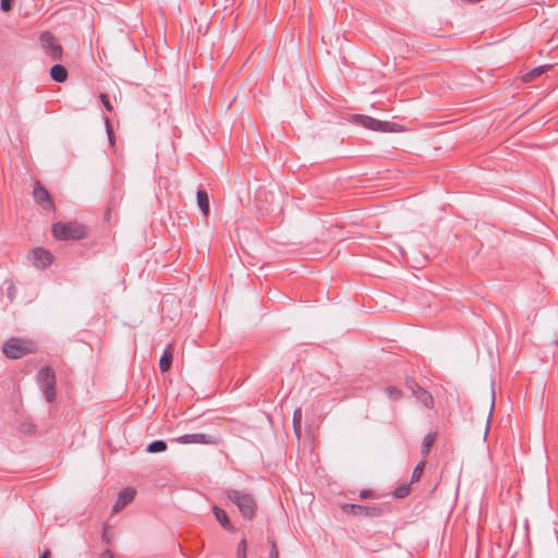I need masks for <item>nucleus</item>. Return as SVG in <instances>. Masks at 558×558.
Masks as SVG:
<instances>
[{
	"mask_svg": "<svg viewBox=\"0 0 558 558\" xmlns=\"http://www.w3.org/2000/svg\"><path fill=\"white\" fill-rule=\"evenodd\" d=\"M54 239L61 241H78L87 236V228L77 221L56 222L51 227Z\"/></svg>",
	"mask_w": 558,
	"mask_h": 558,
	"instance_id": "f257e3e1",
	"label": "nucleus"
},
{
	"mask_svg": "<svg viewBox=\"0 0 558 558\" xmlns=\"http://www.w3.org/2000/svg\"><path fill=\"white\" fill-rule=\"evenodd\" d=\"M37 350L36 343L31 339L19 337L9 338L2 347L3 354L10 360H17Z\"/></svg>",
	"mask_w": 558,
	"mask_h": 558,
	"instance_id": "f03ea898",
	"label": "nucleus"
},
{
	"mask_svg": "<svg viewBox=\"0 0 558 558\" xmlns=\"http://www.w3.org/2000/svg\"><path fill=\"white\" fill-rule=\"evenodd\" d=\"M226 496L236 505L243 518L248 520L254 518L257 505L252 494L236 489H228Z\"/></svg>",
	"mask_w": 558,
	"mask_h": 558,
	"instance_id": "7ed1b4c3",
	"label": "nucleus"
},
{
	"mask_svg": "<svg viewBox=\"0 0 558 558\" xmlns=\"http://www.w3.org/2000/svg\"><path fill=\"white\" fill-rule=\"evenodd\" d=\"M390 507L385 504L374 505V506H363L356 504H343L341 505V510L345 513H350L354 517H369V518H379L384 515Z\"/></svg>",
	"mask_w": 558,
	"mask_h": 558,
	"instance_id": "20e7f679",
	"label": "nucleus"
},
{
	"mask_svg": "<svg viewBox=\"0 0 558 558\" xmlns=\"http://www.w3.org/2000/svg\"><path fill=\"white\" fill-rule=\"evenodd\" d=\"M40 46L47 57L53 61H60L63 56V48L50 32H44L39 36Z\"/></svg>",
	"mask_w": 558,
	"mask_h": 558,
	"instance_id": "39448f33",
	"label": "nucleus"
},
{
	"mask_svg": "<svg viewBox=\"0 0 558 558\" xmlns=\"http://www.w3.org/2000/svg\"><path fill=\"white\" fill-rule=\"evenodd\" d=\"M33 197L35 202L45 210H54V203L48 190L40 183V181H36L33 190Z\"/></svg>",
	"mask_w": 558,
	"mask_h": 558,
	"instance_id": "423d86ee",
	"label": "nucleus"
},
{
	"mask_svg": "<svg viewBox=\"0 0 558 558\" xmlns=\"http://www.w3.org/2000/svg\"><path fill=\"white\" fill-rule=\"evenodd\" d=\"M28 258L32 260V264L38 268V269H45L49 267L53 262L52 254L43 247H35L33 248L29 254Z\"/></svg>",
	"mask_w": 558,
	"mask_h": 558,
	"instance_id": "0eeeda50",
	"label": "nucleus"
},
{
	"mask_svg": "<svg viewBox=\"0 0 558 558\" xmlns=\"http://www.w3.org/2000/svg\"><path fill=\"white\" fill-rule=\"evenodd\" d=\"M174 441L183 444V445H190V444H205V445H216L217 438L204 434V433H196V434H184L178 438L174 439Z\"/></svg>",
	"mask_w": 558,
	"mask_h": 558,
	"instance_id": "6e6552de",
	"label": "nucleus"
},
{
	"mask_svg": "<svg viewBox=\"0 0 558 558\" xmlns=\"http://www.w3.org/2000/svg\"><path fill=\"white\" fill-rule=\"evenodd\" d=\"M135 494L136 492L132 487L123 488L118 495V498L112 507V511L119 512L122 510L126 505L133 501Z\"/></svg>",
	"mask_w": 558,
	"mask_h": 558,
	"instance_id": "1a4fd4ad",
	"label": "nucleus"
},
{
	"mask_svg": "<svg viewBox=\"0 0 558 558\" xmlns=\"http://www.w3.org/2000/svg\"><path fill=\"white\" fill-rule=\"evenodd\" d=\"M350 122L371 131H376V125H379L377 119L366 114H352Z\"/></svg>",
	"mask_w": 558,
	"mask_h": 558,
	"instance_id": "9d476101",
	"label": "nucleus"
},
{
	"mask_svg": "<svg viewBox=\"0 0 558 558\" xmlns=\"http://www.w3.org/2000/svg\"><path fill=\"white\" fill-rule=\"evenodd\" d=\"M36 379L39 388L47 386L48 383H56L54 371L49 366H44L38 371Z\"/></svg>",
	"mask_w": 558,
	"mask_h": 558,
	"instance_id": "9b49d317",
	"label": "nucleus"
},
{
	"mask_svg": "<svg viewBox=\"0 0 558 558\" xmlns=\"http://www.w3.org/2000/svg\"><path fill=\"white\" fill-rule=\"evenodd\" d=\"M173 360V345L168 344L159 359V368L161 373H166L171 368Z\"/></svg>",
	"mask_w": 558,
	"mask_h": 558,
	"instance_id": "f8f14e48",
	"label": "nucleus"
},
{
	"mask_svg": "<svg viewBox=\"0 0 558 558\" xmlns=\"http://www.w3.org/2000/svg\"><path fill=\"white\" fill-rule=\"evenodd\" d=\"M213 513H214L216 520L221 524V526L225 530L230 531V532H232L234 530V526L230 522V520L223 509L219 508L218 506H214Z\"/></svg>",
	"mask_w": 558,
	"mask_h": 558,
	"instance_id": "ddd939ff",
	"label": "nucleus"
},
{
	"mask_svg": "<svg viewBox=\"0 0 558 558\" xmlns=\"http://www.w3.org/2000/svg\"><path fill=\"white\" fill-rule=\"evenodd\" d=\"M413 396L416 398L418 402H421L425 408L432 409L434 405V398L430 392L420 387L416 391H414Z\"/></svg>",
	"mask_w": 558,
	"mask_h": 558,
	"instance_id": "4468645a",
	"label": "nucleus"
},
{
	"mask_svg": "<svg viewBox=\"0 0 558 558\" xmlns=\"http://www.w3.org/2000/svg\"><path fill=\"white\" fill-rule=\"evenodd\" d=\"M551 68H553V65H550V64H545V65L534 68V69L530 70L529 72H526L525 74H523L522 81L523 82H532L536 77H538L542 74L549 71Z\"/></svg>",
	"mask_w": 558,
	"mask_h": 558,
	"instance_id": "2eb2a0df",
	"label": "nucleus"
},
{
	"mask_svg": "<svg viewBox=\"0 0 558 558\" xmlns=\"http://www.w3.org/2000/svg\"><path fill=\"white\" fill-rule=\"evenodd\" d=\"M197 205L205 217L209 215V197L205 190H198L196 193Z\"/></svg>",
	"mask_w": 558,
	"mask_h": 558,
	"instance_id": "dca6fc26",
	"label": "nucleus"
},
{
	"mask_svg": "<svg viewBox=\"0 0 558 558\" xmlns=\"http://www.w3.org/2000/svg\"><path fill=\"white\" fill-rule=\"evenodd\" d=\"M50 76L58 83H63L68 78V70L61 64H54L50 69Z\"/></svg>",
	"mask_w": 558,
	"mask_h": 558,
	"instance_id": "f3484780",
	"label": "nucleus"
},
{
	"mask_svg": "<svg viewBox=\"0 0 558 558\" xmlns=\"http://www.w3.org/2000/svg\"><path fill=\"white\" fill-rule=\"evenodd\" d=\"M378 124L376 125V132L395 133L403 130L399 124L389 121L378 120Z\"/></svg>",
	"mask_w": 558,
	"mask_h": 558,
	"instance_id": "a211bd4d",
	"label": "nucleus"
},
{
	"mask_svg": "<svg viewBox=\"0 0 558 558\" xmlns=\"http://www.w3.org/2000/svg\"><path fill=\"white\" fill-rule=\"evenodd\" d=\"M435 440H436V434H434V433H429L424 436L423 441H422V448H421V452H422V456L424 459L429 454Z\"/></svg>",
	"mask_w": 558,
	"mask_h": 558,
	"instance_id": "6ab92c4d",
	"label": "nucleus"
},
{
	"mask_svg": "<svg viewBox=\"0 0 558 558\" xmlns=\"http://www.w3.org/2000/svg\"><path fill=\"white\" fill-rule=\"evenodd\" d=\"M167 448L168 446L165 440H154L147 446L146 451L149 453H159L166 451Z\"/></svg>",
	"mask_w": 558,
	"mask_h": 558,
	"instance_id": "aec40b11",
	"label": "nucleus"
},
{
	"mask_svg": "<svg viewBox=\"0 0 558 558\" xmlns=\"http://www.w3.org/2000/svg\"><path fill=\"white\" fill-rule=\"evenodd\" d=\"M40 390L48 402H52L56 399V383H48L47 386L41 387Z\"/></svg>",
	"mask_w": 558,
	"mask_h": 558,
	"instance_id": "412c9836",
	"label": "nucleus"
},
{
	"mask_svg": "<svg viewBox=\"0 0 558 558\" xmlns=\"http://www.w3.org/2000/svg\"><path fill=\"white\" fill-rule=\"evenodd\" d=\"M301 424H302V410L295 409L293 413V429L298 438H300L301 433Z\"/></svg>",
	"mask_w": 558,
	"mask_h": 558,
	"instance_id": "4be33fe9",
	"label": "nucleus"
},
{
	"mask_svg": "<svg viewBox=\"0 0 558 558\" xmlns=\"http://www.w3.org/2000/svg\"><path fill=\"white\" fill-rule=\"evenodd\" d=\"M425 465H426V462L425 460H421L414 468L413 472H412V476H411V483H414V482H417L420 481L423 472H424V469H425Z\"/></svg>",
	"mask_w": 558,
	"mask_h": 558,
	"instance_id": "5701e85b",
	"label": "nucleus"
},
{
	"mask_svg": "<svg viewBox=\"0 0 558 558\" xmlns=\"http://www.w3.org/2000/svg\"><path fill=\"white\" fill-rule=\"evenodd\" d=\"M410 484H403V485H400L398 486L393 492H392V496L395 498H398V499H401V498H404L407 497L409 494H410Z\"/></svg>",
	"mask_w": 558,
	"mask_h": 558,
	"instance_id": "b1692460",
	"label": "nucleus"
},
{
	"mask_svg": "<svg viewBox=\"0 0 558 558\" xmlns=\"http://www.w3.org/2000/svg\"><path fill=\"white\" fill-rule=\"evenodd\" d=\"M385 392L391 400H400L402 398V391L393 386L386 387Z\"/></svg>",
	"mask_w": 558,
	"mask_h": 558,
	"instance_id": "393cba45",
	"label": "nucleus"
},
{
	"mask_svg": "<svg viewBox=\"0 0 558 558\" xmlns=\"http://www.w3.org/2000/svg\"><path fill=\"white\" fill-rule=\"evenodd\" d=\"M5 286L7 296L10 302H13L16 296V287L12 280H7Z\"/></svg>",
	"mask_w": 558,
	"mask_h": 558,
	"instance_id": "a878e982",
	"label": "nucleus"
},
{
	"mask_svg": "<svg viewBox=\"0 0 558 558\" xmlns=\"http://www.w3.org/2000/svg\"><path fill=\"white\" fill-rule=\"evenodd\" d=\"M105 126H106V132H107L109 142L111 145H113L114 144V134H113V129H112L109 118L105 119Z\"/></svg>",
	"mask_w": 558,
	"mask_h": 558,
	"instance_id": "bb28decb",
	"label": "nucleus"
},
{
	"mask_svg": "<svg viewBox=\"0 0 558 558\" xmlns=\"http://www.w3.org/2000/svg\"><path fill=\"white\" fill-rule=\"evenodd\" d=\"M236 558H246V541L242 539L238 544Z\"/></svg>",
	"mask_w": 558,
	"mask_h": 558,
	"instance_id": "cd10ccee",
	"label": "nucleus"
},
{
	"mask_svg": "<svg viewBox=\"0 0 558 558\" xmlns=\"http://www.w3.org/2000/svg\"><path fill=\"white\" fill-rule=\"evenodd\" d=\"M99 98H100V101L102 102V105H104L105 109H106L107 111L111 112V111L113 110V106H112V104H111V101H110V99H109L108 95H107V94L101 93V94L99 95Z\"/></svg>",
	"mask_w": 558,
	"mask_h": 558,
	"instance_id": "c85d7f7f",
	"label": "nucleus"
},
{
	"mask_svg": "<svg viewBox=\"0 0 558 558\" xmlns=\"http://www.w3.org/2000/svg\"><path fill=\"white\" fill-rule=\"evenodd\" d=\"M405 386L409 390L412 391V395L414 393V391H416L421 386L415 381L414 378L412 377H408L405 379Z\"/></svg>",
	"mask_w": 558,
	"mask_h": 558,
	"instance_id": "c756f323",
	"label": "nucleus"
},
{
	"mask_svg": "<svg viewBox=\"0 0 558 558\" xmlns=\"http://www.w3.org/2000/svg\"><path fill=\"white\" fill-rule=\"evenodd\" d=\"M12 2L13 0H1L0 2V9L3 11V12H8L12 9Z\"/></svg>",
	"mask_w": 558,
	"mask_h": 558,
	"instance_id": "7c9ffc66",
	"label": "nucleus"
},
{
	"mask_svg": "<svg viewBox=\"0 0 558 558\" xmlns=\"http://www.w3.org/2000/svg\"><path fill=\"white\" fill-rule=\"evenodd\" d=\"M359 497L361 499H368L373 497V490L371 489H362L359 492Z\"/></svg>",
	"mask_w": 558,
	"mask_h": 558,
	"instance_id": "2f4dec72",
	"label": "nucleus"
},
{
	"mask_svg": "<svg viewBox=\"0 0 558 558\" xmlns=\"http://www.w3.org/2000/svg\"><path fill=\"white\" fill-rule=\"evenodd\" d=\"M271 543V550L269 553V558H279V551L277 549L276 543L274 541H270Z\"/></svg>",
	"mask_w": 558,
	"mask_h": 558,
	"instance_id": "473e14b6",
	"label": "nucleus"
},
{
	"mask_svg": "<svg viewBox=\"0 0 558 558\" xmlns=\"http://www.w3.org/2000/svg\"><path fill=\"white\" fill-rule=\"evenodd\" d=\"M100 558H114V555L110 549H106Z\"/></svg>",
	"mask_w": 558,
	"mask_h": 558,
	"instance_id": "72a5a7b5",
	"label": "nucleus"
},
{
	"mask_svg": "<svg viewBox=\"0 0 558 558\" xmlns=\"http://www.w3.org/2000/svg\"><path fill=\"white\" fill-rule=\"evenodd\" d=\"M50 555H51L50 550L46 549V550L40 555V557H39V558H50Z\"/></svg>",
	"mask_w": 558,
	"mask_h": 558,
	"instance_id": "f704fd0d",
	"label": "nucleus"
},
{
	"mask_svg": "<svg viewBox=\"0 0 558 558\" xmlns=\"http://www.w3.org/2000/svg\"><path fill=\"white\" fill-rule=\"evenodd\" d=\"M494 398H495V397L493 396V400H492V404H490V411H492V410H493V408H494Z\"/></svg>",
	"mask_w": 558,
	"mask_h": 558,
	"instance_id": "c9c22d12",
	"label": "nucleus"
}]
</instances>
